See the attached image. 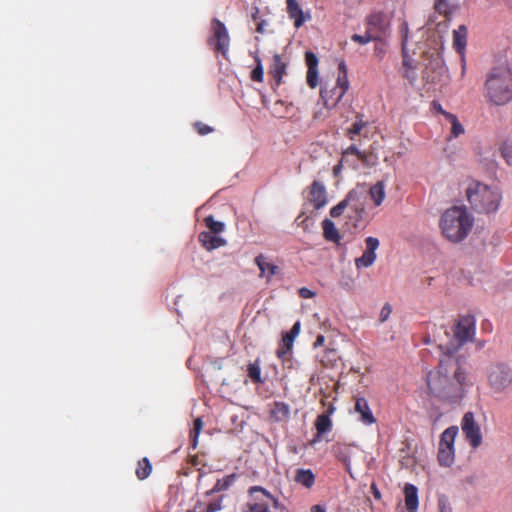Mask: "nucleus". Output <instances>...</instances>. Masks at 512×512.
I'll list each match as a JSON object with an SVG mask.
<instances>
[{
    "instance_id": "obj_1",
    "label": "nucleus",
    "mask_w": 512,
    "mask_h": 512,
    "mask_svg": "<svg viewBox=\"0 0 512 512\" xmlns=\"http://www.w3.org/2000/svg\"><path fill=\"white\" fill-rule=\"evenodd\" d=\"M468 375L456 358L447 356L427 374L429 394L443 404L459 403L465 395Z\"/></svg>"
},
{
    "instance_id": "obj_2",
    "label": "nucleus",
    "mask_w": 512,
    "mask_h": 512,
    "mask_svg": "<svg viewBox=\"0 0 512 512\" xmlns=\"http://www.w3.org/2000/svg\"><path fill=\"white\" fill-rule=\"evenodd\" d=\"M483 95L488 103L497 106L512 100V72L507 65L490 69L486 75Z\"/></svg>"
},
{
    "instance_id": "obj_3",
    "label": "nucleus",
    "mask_w": 512,
    "mask_h": 512,
    "mask_svg": "<svg viewBox=\"0 0 512 512\" xmlns=\"http://www.w3.org/2000/svg\"><path fill=\"white\" fill-rule=\"evenodd\" d=\"M440 227L448 240L457 243L468 236L473 227V218L465 208L454 206L443 213Z\"/></svg>"
},
{
    "instance_id": "obj_4",
    "label": "nucleus",
    "mask_w": 512,
    "mask_h": 512,
    "mask_svg": "<svg viewBox=\"0 0 512 512\" xmlns=\"http://www.w3.org/2000/svg\"><path fill=\"white\" fill-rule=\"evenodd\" d=\"M466 197L472 210L477 213L491 214L498 210L502 195L494 187L479 181H472L466 188Z\"/></svg>"
},
{
    "instance_id": "obj_5",
    "label": "nucleus",
    "mask_w": 512,
    "mask_h": 512,
    "mask_svg": "<svg viewBox=\"0 0 512 512\" xmlns=\"http://www.w3.org/2000/svg\"><path fill=\"white\" fill-rule=\"evenodd\" d=\"M485 375L490 390L495 394L506 393L512 386V368L504 362L489 364Z\"/></svg>"
},
{
    "instance_id": "obj_6",
    "label": "nucleus",
    "mask_w": 512,
    "mask_h": 512,
    "mask_svg": "<svg viewBox=\"0 0 512 512\" xmlns=\"http://www.w3.org/2000/svg\"><path fill=\"white\" fill-rule=\"evenodd\" d=\"M338 71L336 84L332 88L325 86L320 91V97L328 109L334 108L349 89L347 66L344 61L339 63Z\"/></svg>"
},
{
    "instance_id": "obj_7",
    "label": "nucleus",
    "mask_w": 512,
    "mask_h": 512,
    "mask_svg": "<svg viewBox=\"0 0 512 512\" xmlns=\"http://www.w3.org/2000/svg\"><path fill=\"white\" fill-rule=\"evenodd\" d=\"M458 433L457 426L444 430L440 436L438 448V461L441 466L450 467L455 460L454 442Z\"/></svg>"
},
{
    "instance_id": "obj_8",
    "label": "nucleus",
    "mask_w": 512,
    "mask_h": 512,
    "mask_svg": "<svg viewBox=\"0 0 512 512\" xmlns=\"http://www.w3.org/2000/svg\"><path fill=\"white\" fill-rule=\"evenodd\" d=\"M391 21L383 11H372L365 18V30L373 36L376 41H382L390 31Z\"/></svg>"
},
{
    "instance_id": "obj_9",
    "label": "nucleus",
    "mask_w": 512,
    "mask_h": 512,
    "mask_svg": "<svg viewBox=\"0 0 512 512\" xmlns=\"http://www.w3.org/2000/svg\"><path fill=\"white\" fill-rule=\"evenodd\" d=\"M230 37L225 27L218 19L212 21V36L208 40V44L213 48L214 52L226 56L229 48Z\"/></svg>"
},
{
    "instance_id": "obj_10",
    "label": "nucleus",
    "mask_w": 512,
    "mask_h": 512,
    "mask_svg": "<svg viewBox=\"0 0 512 512\" xmlns=\"http://www.w3.org/2000/svg\"><path fill=\"white\" fill-rule=\"evenodd\" d=\"M475 317L473 315H461L453 328L454 339L458 345L472 341L475 336Z\"/></svg>"
},
{
    "instance_id": "obj_11",
    "label": "nucleus",
    "mask_w": 512,
    "mask_h": 512,
    "mask_svg": "<svg viewBox=\"0 0 512 512\" xmlns=\"http://www.w3.org/2000/svg\"><path fill=\"white\" fill-rule=\"evenodd\" d=\"M461 429L467 441L473 448H477L482 443L480 427L474 419L472 412H466L461 421Z\"/></svg>"
},
{
    "instance_id": "obj_12",
    "label": "nucleus",
    "mask_w": 512,
    "mask_h": 512,
    "mask_svg": "<svg viewBox=\"0 0 512 512\" xmlns=\"http://www.w3.org/2000/svg\"><path fill=\"white\" fill-rule=\"evenodd\" d=\"M366 249L362 256L355 259V266L358 269L368 268L372 266L376 260V250L379 247V240L375 237L369 236L365 239Z\"/></svg>"
},
{
    "instance_id": "obj_13",
    "label": "nucleus",
    "mask_w": 512,
    "mask_h": 512,
    "mask_svg": "<svg viewBox=\"0 0 512 512\" xmlns=\"http://www.w3.org/2000/svg\"><path fill=\"white\" fill-rule=\"evenodd\" d=\"M308 202L314 207V209L319 210L323 208L327 204V193L325 186L315 180L309 187Z\"/></svg>"
},
{
    "instance_id": "obj_14",
    "label": "nucleus",
    "mask_w": 512,
    "mask_h": 512,
    "mask_svg": "<svg viewBox=\"0 0 512 512\" xmlns=\"http://www.w3.org/2000/svg\"><path fill=\"white\" fill-rule=\"evenodd\" d=\"M286 10L289 18L293 20L294 27L297 29L300 28L307 20L311 19V15L303 12L297 0H286Z\"/></svg>"
},
{
    "instance_id": "obj_15",
    "label": "nucleus",
    "mask_w": 512,
    "mask_h": 512,
    "mask_svg": "<svg viewBox=\"0 0 512 512\" xmlns=\"http://www.w3.org/2000/svg\"><path fill=\"white\" fill-rule=\"evenodd\" d=\"M354 410L360 415V420L366 425L376 422V419L369 407L368 401L364 397H355Z\"/></svg>"
},
{
    "instance_id": "obj_16",
    "label": "nucleus",
    "mask_w": 512,
    "mask_h": 512,
    "mask_svg": "<svg viewBox=\"0 0 512 512\" xmlns=\"http://www.w3.org/2000/svg\"><path fill=\"white\" fill-rule=\"evenodd\" d=\"M198 241L208 251L225 246L227 243L224 238L207 231H202L199 233Z\"/></svg>"
},
{
    "instance_id": "obj_17",
    "label": "nucleus",
    "mask_w": 512,
    "mask_h": 512,
    "mask_svg": "<svg viewBox=\"0 0 512 512\" xmlns=\"http://www.w3.org/2000/svg\"><path fill=\"white\" fill-rule=\"evenodd\" d=\"M255 264L260 270V277H266L267 280H270L271 277L279 271V267L268 262L263 254H260L255 258Z\"/></svg>"
},
{
    "instance_id": "obj_18",
    "label": "nucleus",
    "mask_w": 512,
    "mask_h": 512,
    "mask_svg": "<svg viewBox=\"0 0 512 512\" xmlns=\"http://www.w3.org/2000/svg\"><path fill=\"white\" fill-rule=\"evenodd\" d=\"M315 474L311 469L298 468L295 471L294 481L306 489H311L315 484Z\"/></svg>"
},
{
    "instance_id": "obj_19",
    "label": "nucleus",
    "mask_w": 512,
    "mask_h": 512,
    "mask_svg": "<svg viewBox=\"0 0 512 512\" xmlns=\"http://www.w3.org/2000/svg\"><path fill=\"white\" fill-rule=\"evenodd\" d=\"M243 508V512H269V503L261 494H254Z\"/></svg>"
},
{
    "instance_id": "obj_20",
    "label": "nucleus",
    "mask_w": 512,
    "mask_h": 512,
    "mask_svg": "<svg viewBox=\"0 0 512 512\" xmlns=\"http://www.w3.org/2000/svg\"><path fill=\"white\" fill-rule=\"evenodd\" d=\"M270 416L277 422L287 421L290 418V406L285 402L275 401Z\"/></svg>"
},
{
    "instance_id": "obj_21",
    "label": "nucleus",
    "mask_w": 512,
    "mask_h": 512,
    "mask_svg": "<svg viewBox=\"0 0 512 512\" xmlns=\"http://www.w3.org/2000/svg\"><path fill=\"white\" fill-rule=\"evenodd\" d=\"M359 197V193L357 190H351L346 197L339 202L336 206L332 207L330 210V215L333 218H337L341 216L346 208H348L349 204L353 201H356Z\"/></svg>"
},
{
    "instance_id": "obj_22",
    "label": "nucleus",
    "mask_w": 512,
    "mask_h": 512,
    "mask_svg": "<svg viewBox=\"0 0 512 512\" xmlns=\"http://www.w3.org/2000/svg\"><path fill=\"white\" fill-rule=\"evenodd\" d=\"M405 505L408 512H416L418 507V490L412 484H406L404 487Z\"/></svg>"
},
{
    "instance_id": "obj_23",
    "label": "nucleus",
    "mask_w": 512,
    "mask_h": 512,
    "mask_svg": "<svg viewBox=\"0 0 512 512\" xmlns=\"http://www.w3.org/2000/svg\"><path fill=\"white\" fill-rule=\"evenodd\" d=\"M332 452L334 456L341 461L347 469H349L350 466V460H351V448L347 444L343 443H336L332 447Z\"/></svg>"
},
{
    "instance_id": "obj_24",
    "label": "nucleus",
    "mask_w": 512,
    "mask_h": 512,
    "mask_svg": "<svg viewBox=\"0 0 512 512\" xmlns=\"http://www.w3.org/2000/svg\"><path fill=\"white\" fill-rule=\"evenodd\" d=\"M467 44V28L464 25H460L458 29L453 31V46L455 50L462 54Z\"/></svg>"
},
{
    "instance_id": "obj_25",
    "label": "nucleus",
    "mask_w": 512,
    "mask_h": 512,
    "mask_svg": "<svg viewBox=\"0 0 512 512\" xmlns=\"http://www.w3.org/2000/svg\"><path fill=\"white\" fill-rule=\"evenodd\" d=\"M270 73L279 85L282 77L286 74V63L282 60L279 54H275L273 57V64Z\"/></svg>"
},
{
    "instance_id": "obj_26",
    "label": "nucleus",
    "mask_w": 512,
    "mask_h": 512,
    "mask_svg": "<svg viewBox=\"0 0 512 512\" xmlns=\"http://www.w3.org/2000/svg\"><path fill=\"white\" fill-rule=\"evenodd\" d=\"M236 480V474H230L222 479L217 480L212 489L206 492V496L228 490Z\"/></svg>"
},
{
    "instance_id": "obj_27",
    "label": "nucleus",
    "mask_w": 512,
    "mask_h": 512,
    "mask_svg": "<svg viewBox=\"0 0 512 512\" xmlns=\"http://www.w3.org/2000/svg\"><path fill=\"white\" fill-rule=\"evenodd\" d=\"M323 236L326 240L338 243L340 241V234L334 223L330 219L322 221Z\"/></svg>"
},
{
    "instance_id": "obj_28",
    "label": "nucleus",
    "mask_w": 512,
    "mask_h": 512,
    "mask_svg": "<svg viewBox=\"0 0 512 512\" xmlns=\"http://www.w3.org/2000/svg\"><path fill=\"white\" fill-rule=\"evenodd\" d=\"M369 195L375 206H380L385 198V183L378 181L369 189Z\"/></svg>"
},
{
    "instance_id": "obj_29",
    "label": "nucleus",
    "mask_w": 512,
    "mask_h": 512,
    "mask_svg": "<svg viewBox=\"0 0 512 512\" xmlns=\"http://www.w3.org/2000/svg\"><path fill=\"white\" fill-rule=\"evenodd\" d=\"M315 427L317 430V435H316V439L314 441L319 439L323 434H325L326 432H328L331 429L332 422H331L329 414L318 415L316 418V421H315Z\"/></svg>"
},
{
    "instance_id": "obj_30",
    "label": "nucleus",
    "mask_w": 512,
    "mask_h": 512,
    "mask_svg": "<svg viewBox=\"0 0 512 512\" xmlns=\"http://www.w3.org/2000/svg\"><path fill=\"white\" fill-rule=\"evenodd\" d=\"M152 472V464L147 457H143L137 463V468L135 470L136 477L139 480L146 479Z\"/></svg>"
},
{
    "instance_id": "obj_31",
    "label": "nucleus",
    "mask_w": 512,
    "mask_h": 512,
    "mask_svg": "<svg viewBox=\"0 0 512 512\" xmlns=\"http://www.w3.org/2000/svg\"><path fill=\"white\" fill-rule=\"evenodd\" d=\"M294 339L290 337V335L283 334L281 343L279 345V348L277 349V357L285 360L287 355L292 349Z\"/></svg>"
},
{
    "instance_id": "obj_32",
    "label": "nucleus",
    "mask_w": 512,
    "mask_h": 512,
    "mask_svg": "<svg viewBox=\"0 0 512 512\" xmlns=\"http://www.w3.org/2000/svg\"><path fill=\"white\" fill-rule=\"evenodd\" d=\"M247 373L253 383H263L259 359H256L254 362L248 364Z\"/></svg>"
},
{
    "instance_id": "obj_33",
    "label": "nucleus",
    "mask_w": 512,
    "mask_h": 512,
    "mask_svg": "<svg viewBox=\"0 0 512 512\" xmlns=\"http://www.w3.org/2000/svg\"><path fill=\"white\" fill-rule=\"evenodd\" d=\"M254 494H261L263 497H265V500L268 502L271 501L272 505L275 509L279 508V500L275 498L269 491H267L265 488L261 486H252L249 489V495L253 496Z\"/></svg>"
},
{
    "instance_id": "obj_34",
    "label": "nucleus",
    "mask_w": 512,
    "mask_h": 512,
    "mask_svg": "<svg viewBox=\"0 0 512 512\" xmlns=\"http://www.w3.org/2000/svg\"><path fill=\"white\" fill-rule=\"evenodd\" d=\"M349 155L356 156L357 159L362 163H365L367 161L366 153L360 151L358 147L354 144L350 145L347 149L343 151L341 161H347Z\"/></svg>"
},
{
    "instance_id": "obj_35",
    "label": "nucleus",
    "mask_w": 512,
    "mask_h": 512,
    "mask_svg": "<svg viewBox=\"0 0 512 512\" xmlns=\"http://www.w3.org/2000/svg\"><path fill=\"white\" fill-rule=\"evenodd\" d=\"M358 120L354 122L350 128L346 130V136L350 140H355L356 136L360 135L362 129L366 126V122L362 118L357 116Z\"/></svg>"
},
{
    "instance_id": "obj_36",
    "label": "nucleus",
    "mask_w": 512,
    "mask_h": 512,
    "mask_svg": "<svg viewBox=\"0 0 512 512\" xmlns=\"http://www.w3.org/2000/svg\"><path fill=\"white\" fill-rule=\"evenodd\" d=\"M206 227L209 229L208 232L213 234H218L224 231L225 225L221 221H217L214 219L212 215L205 217L204 219Z\"/></svg>"
},
{
    "instance_id": "obj_37",
    "label": "nucleus",
    "mask_w": 512,
    "mask_h": 512,
    "mask_svg": "<svg viewBox=\"0 0 512 512\" xmlns=\"http://www.w3.org/2000/svg\"><path fill=\"white\" fill-rule=\"evenodd\" d=\"M446 119L451 124V134L454 137H458L464 133V128L455 114H446Z\"/></svg>"
},
{
    "instance_id": "obj_38",
    "label": "nucleus",
    "mask_w": 512,
    "mask_h": 512,
    "mask_svg": "<svg viewBox=\"0 0 512 512\" xmlns=\"http://www.w3.org/2000/svg\"><path fill=\"white\" fill-rule=\"evenodd\" d=\"M259 12V8L257 6H253L251 11V18L256 25V31L258 33H264L266 21L259 19Z\"/></svg>"
},
{
    "instance_id": "obj_39",
    "label": "nucleus",
    "mask_w": 512,
    "mask_h": 512,
    "mask_svg": "<svg viewBox=\"0 0 512 512\" xmlns=\"http://www.w3.org/2000/svg\"><path fill=\"white\" fill-rule=\"evenodd\" d=\"M255 61L257 63L256 67L251 72V79L255 82H262L264 78V70L261 63V59L257 56L255 58Z\"/></svg>"
},
{
    "instance_id": "obj_40",
    "label": "nucleus",
    "mask_w": 512,
    "mask_h": 512,
    "mask_svg": "<svg viewBox=\"0 0 512 512\" xmlns=\"http://www.w3.org/2000/svg\"><path fill=\"white\" fill-rule=\"evenodd\" d=\"M306 81L310 88H316L319 84L318 69H307Z\"/></svg>"
},
{
    "instance_id": "obj_41",
    "label": "nucleus",
    "mask_w": 512,
    "mask_h": 512,
    "mask_svg": "<svg viewBox=\"0 0 512 512\" xmlns=\"http://www.w3.org/2000/svg\"><path fill=\"white\" fill-rule=\"evenodd\" d=\"M351 40L360 44V45H366L372 41H376V39L371 36L366 30H365V33L363 35L361 34H353L351 36Z\"/></svg>"
},
{
    "instance_id": "obj_42",
    "label": "nucleus",
    "mask_w": 512,
    "mask_h": 512,
    "mask_svg": "<svg viewBox=\"0 0 512 512\" xmlns=\"http://www.w3.org/2000/svg\"><path fill=\"white\" fill-rule=\"evenodd\" d=\"M222 499L223 497H219L215 500H212L210 501L207 505H206V508L201 510V512H217V511H220L222 509Z\"/></svg>"
},
{
    "instance_id": "obj_43",
    "label": "nucleus",
    "mask_w": 512,
    "mask_h": 512,
    "mask_svg": "<svg viewBox=\"0 0 512 512\" xmlns=\"http://www.w3.org/2000/svg\"><path fill=\"white\" fill-rule=\"evenodd\" d=\"M305 62L308 69H317L319 61L315 53L307 51L305 53Z\"/></svg>"
},
{
    "instance_id": "obj_44",
    "label": "nucleus",
    "mask_w": 512,
    "mask_h": 512,
    "mask_svg": "<svg viewBox=\"0 0 512 512\" xmlns=\"http://www.w3.org/2000/svg\"><path fill=\"white\" fill-rule=\"evenodd\" d=\"M438 510L439 512H453L449 499L445 495L438 498Z\"/></svg>"
},
{
    "instance_id": "obj_45",
    "label": "nucleus",
    "mask_w": 512,
    "mask_h": 512,
    "mask_svg": "<svg viewBox=\"0 0 512 512\" xmlns=\"http://www.w3.org/2000/svg\"><path fill=\"white\" fill-rule=\"evenodd\" d=\"M194 129L197 131V133L201 136L207 135L211 132H213V128L209 125L203 123V122H195L194 123Z\"/></svg>"
},
{
    "instance_id": "obj_46",
    "label": "nucleus",
    "mask_w": 512,
    "mask_h": 512,
    "mask_svg": "<svg viewBox=\"0 0 512 512\" xmlns=\"http://www.w3.org/2000/svg\"><path fill=\"white\" fill-rule=\"evenodd\" d=\"M202 427H203V422L201 420V418H197L194 420V425H193V431H192V434H193V447H196L197 445V438H198V435L200 434L201 430H202Z\"/></svg>"
},
{
    "instance_id": "obj_47",
    "label": "nucleus",
    "mask_w": 512,
    "mask_h": 512,
    "mask_svg": "<svg viewBox=\"0 0 512 512\" xmlns=\"http://www.w3.org/2000/svg\"><path fill=\"white\" fill-rule=\"evenodd\" d=\"M501 155L507 161L508 164L512 162V145L504 144L501 148Z\"/></svg>"
},
{
    "instance_id": "obj_48",
    "label": "nucleus",
    "mask_w": 512,
    "mask_h": 512,
    "mask_svg": "<svg viewBox=\"0 0 512 512\" xmlns=\"http://www.w3.org/2000/svg\"><path fill=\"white\" fill-rule=\"evenodd\" d=\"M400 33L402 36V48L405 49V46L408 41V34H409V26L406 21L402 22V24L400 26Z\"/></svg>"
},
{
    "instance_id": "obj_49",
    "label": "nucleus",
    "mask_w": 512,
    "mask_h": 512,
    "mask_svg": "<svg viewBox=\"0 0 512 512\" xmlns=\"http://www.w3.org/2000/svg\"><path fill=\"white\" fill-rule=\"evenodd\" d=\"M391 312H392L391 305L389 303L384 304V306L382 307V309L380 311V315H379L380 322H382V323L385 322L389 318Z\"/></svg>"
},
{
    "instance_id": "obj_50",
    "label": "nucleus",
    "mask_w": 512,
    "mask_h": 512,
    "mask_svg": "<svg viewBox=\"0 0 512 512\" xmlns=\"http://www.w3.org/2000/svg\"><path fill=\"white\" fill-rule=\"evenodd\" d=\"M359 197L356 201H353L351 204H349V208H351L353 211H355V213L357 214H361L363 211H364V206L363 204L360 202V198H361V192H359Z\"/></svg>"
},
{
    "instance_id": "obj_51",
    "label": "nucleus",
    "mask_w": 512,
    "mask_h": 512,
    "mask_svg": "<svg viewBox=\"0 0 512 512\" xmlns=\"http://www.w3.org/2000/svg\"><path fill=\"white\" fill-rule=\"evenodd\" d=\"M298 294L301 298L308 299L315 296V292L311 291L309 288L302 287L299 289Z\"/></svg>"
},
{
    "instance_id": "obj_52",
    "label": "nucleus",
    "mask_w": 512,
    "mask_h": 512,
    "mask_svg": "<svg viewBox=\"0 0 512 512\" xmlns=\"http://www.w3.org/2000/svg\"><path fill=\"white\" fill-rule=\"evenodd\" d=\"M300 332V322H296L293 327L291 328V330L289 332H286L285 335H290V337L292 339H295V337L299 334Z\"/></svg>"
},
{
    "instance_id": "obj_53",
    "label": "nucleus",
    "mask_w": 512,
    "mask_h": 512,
    "mask_svg": "<svg viewBox=\"0 0 512 512\" xmlns=\"http://www.w3.org/2000/svg\"><path fill=\"white\" fill-rule=\"evenodd\" d=\"M432 105H433V108L435 109V111H436V112H438V113H440V114H442L443 116H445V117H446V114H450L449 112L445 111V110L442 108V106H441V104H440V103H438V102H436V101H433Z\"/></svg>"
},
{
    "instance_id": "obj_54",
    "label": "nucleus",
    "mask_w": 512,
    "mask_h": 512,
    "mask_svg": "<svg viewBox=\"0 0 512 512\" xmlns=\"http://www.w3.org/2000/svg\"><path fill=\"white\" fill-rule=\"evenodd\" d=\"M325 342V337L323 335H318L315 342H314V347L317 348V347H320L324 344Z\"/></svg>"
},
{
    "instance_id": "obj_55",
    "label": "nucleus",
    "mask_w": 512,
    "mask_h": 512,
    "mask_svg": "<svg viewBox=\"0 0 512 512\" xmlns=\"http://www.w3.org/2000/svg\"><path fill=\"white\" fill-rule=\"evenodd\" d=\"M310 512H326V508L323 505L317 504L311 507Z\"/></svg>"
},
{
    "instance_id": "obj_56",
    "label": "nucleus",
    "mask_w": 512,
    "mask_h": 512,
    "mask_svg": "<svg viewBox=\"0 0 512 512\" xmlns=\"http://www.w3.org/2000/svg\"><path fill=\"white\" fill-rule=\"evenodd\" d=\"M371 489L373 490L374 497L376 499H380L381 494H380L379 490L376 488V486L374 484L371 486Z\"/></svg>"
},
{
    "instance_id": "obj_57",
    "label": "nucleus",
    "mask_w": 512,
    "mask_h": 512,
    "mask_svg": "<svg viewBox=\"0 0 512 512\" xmlns=\"http://www.w3.org/2000/svg\"><path fill=\"white\" fill-rule=\"evenodd\" d=\"M339 167H340L339 165H337V166H335V167H334V173H335V174H337V172L339 171Z\"/></svg>"
},
{
    "instance_id": "obj_58",
    "label": "nucleus",
    "mask_w": 512,
    "mask_h": 512,
    "mask_svg": "<svg viewBox=\"0 0 512 512\" xmlns=\"http://www.w3.org/2000/svg\"><path fill=\"white\" fill-rule=\"evenodd\" d=\"M328 354H331V355H334V356H335V354H336V353H335V350H330V351L328 352Z\"/></svg>"
},
{
    "instance_id": "obj_59",
    "label": "nucleus",
    "mask_w": 512,
    "mask_h": 512,
    "mask_svg": "<svg viewBox=\"0 0 512 512\" xmlns=\"http://www.w3.org/2000/svg\"><path fill=\"white\" fill-rule=\"evenodd\" d=\"M332 411H333V408H330V409L328 410V413H332Z\"/></svg>"
}]
</instances>
